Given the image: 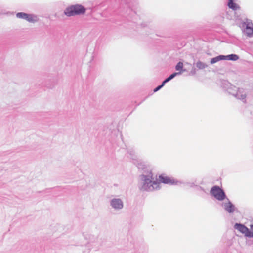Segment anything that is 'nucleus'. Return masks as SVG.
Masks as SVG:
<instances>
[{
  "label": "nucleus",
  "instance_id": "f257e3e1",
  "mask_svg": "<svg viewBox=\"0 0 253 253\" xmlns=\"http://www.w3.org/2000/svg\"><path fill=\"white\" fill-rule=\"evenodd\" d=\"M86 8L81 4H75L67 7L64 10V14L68 17L84 14Z\"/></svg>",
  "mask_w": 253,
  "mask_h": 253
},
{
  "label": "nucleus",
  "instance_id": "f03ea898",
  "mask_svg": "<svg viewBox=\"0 0 253 253\" xmlns=\"http://www.w3.org/2000/svg\"><path fill=\"white\" fill-rule=\"evenodd\" d=\"M142 178L143 179V184L142 189L143 190H150L151 187L153 189L154 185H157L159 183L156 179L154 180L151 173L148 175H143Z\"/></svg>",
  "mask_w": 253,
  "mask_h": 253
},
{
  "label": "nucleus",
  "instance_id": "7ed1b4c3",
  "mask_svg": "<svg viewBox=\"0 0 253 253\" xmlns=\"http://www.w3.org/2000/svg\"><path fill=\"white\" fill-rule=\"evenodd\" d=\"M230 94L237 99L240 100L244 103L247 102V91L243 88H237L235 87L233 91H230Z\"/></svg>",
  "mask_w": 253,
  "mask_h": 253
},
{
  "label": "nucleus",
  "instance_id": "20e7f679",
  "mask_svg": "<svg viewBox=\"0 0 253 253\" xmlns=\"http://www.w3.org/2000/svg\"><path fill=\"white\" fill-rule=\"evenodd\" d=\"M211 193L219 201L223 200L225 198L226 196L224 192L217 186H214L211 189Z\"/></svg>",
  "mask_w": 253,
  "mask_h": 253
},
{
  "label": "nucleus",
  "instance_id": "39448f33",
  "mask_svg": "<svg viewBox=\"0 0 253 253\" xmlns=\"http://www.w3.org/2000/svg\"><path fill=\"white\" fill-rule=\"evenodd\" d=\"M235 228L245 234L247 237H253V233L250 231L247 227L242 224L236 223L235 225Z\"/></svg>",
  "mask_w": 253,
  "mask_h": 253
},
{
  "label": "nucleus",
  "instance_id": "423d86ee",
  "mask_svg": "<svg viewBox=\"0 0 253 253\" xmlns=\"http://www.w3.org/2000/svg\"><path fill=\"white\" fill-rule=\"evenodd\" d=\"M221 86L226 91H227V92L230 94V91H233L235 86L231 84L228 81L226 80H223L221 82Z\"/></svg>",
  "mask_w": 253,
  "mask_h": 253
},
{
  "label": "nucleus",
  "instance_id": "0eeeda50",
  "mask_svg": "<svg viewBox=\"0 0 253 253\" xmlns=\"http://www.w3.org/2000/svg\"><path fill=\"white\" fill-rule=\"evenodd\" d=\"M159 183H163L164 184H174L176 183L174 179L173 178H171L167 176L164 175H160L159 176Z\"/></svg>",
  "mask_w": 253,
  "mask_h": 253
},
{
  "label": "nucleus",
  "instance_id": "6e6552de",
  "mask_svg": "<svg viewBox=\"0 0 253 253\" xmlns=\"http://www.w3.org/2000/svg\"><path fill=\"white\" fill-rule=\"evenodd\" d=\"M244 32L247 36L249 37L253 36V24L252 23L246 24V28Z\"/></svg>",
  "mask_w": 253,
  "mask_h": 253
},
{
  "label": "nucleus",
  "instance_id": "1a4fd4ad",
  "mask_svg": "<svg viewBox=\"0 0 253 253\" xmlns=\"http://www.w3.org/2000/svg\"><path fill=\"white\" fill-rule=\"evenodd\" d=\"M111 205L116 209H121L123 207V203L120 199H113L111 201Z\"/></svg>",
  "mask_w": 253,
  "mask_h": 253
},
{
  "label": "nucleus",
  "instance_id": "9d476101",
  "mask_svg": "<svg viewBox=\"0 0 253 253\" xmlns=\"http://www.w3.org/2000/svg\"><path fill=\"white\" fill-rule=\"evenodd\" d=\"M39 19L37 15L31 14H27L26 20L31 23H35L38 21Z\"/></svg>",
  "mask_w": 253,
  "mask_h": 253
},
{
  "label": "nucleus",
  "instance_id": "9b49d317",
  "mask_svg": "<svg viewBox=\"0 0 253 253\" xmlns=\"http://www.w3.org/2000/svg\"><path fill=\"white\" fill-rule=\"evenodd\" d=\"M225 209L228 212L231 213L234 211L235 207L231 202H228L225 204Z\"/></svg>",
  "mask_w": 253,
  "mask_h": 253
},
{
  "label": "nucleus",
  "instance_id": "f8f14e48",
  "mask_svg": "<svg viewBox=\"0 0 253 253\" xmlns=\"http://www.w3.org/2000/svg\"><path fill=\"white\" fill-rule=\"evenodd\" d=\"M224 60H228L231 61H236L239 59V56L234 54H230L228 55H224Z\"/></svg>",
  "mask_w": 253,
  "mask_h": 253
},
{
  "label": "nucleus",
  "instance_id": "ddd939ff",
  "mask_svg": "<svg viewBox=\"0 0 253 253\" xmlns=\"http://www.w3.org/2000/svg\"><path fill=\"white\" fill-rule=\"evenodd\" d=\"M234 1V0H229L228 6L230 8L236 10L239 8V6Z\"/></svg>",
  "mask_w": 253,
  "mask_h": 253
},
{
  "label": "nucleus",
  "instance_id": "4468645a",
  "mask_svg": "<svg viewBox=\"0 0 253 253\" xmlns=\"http://www.w3.org/2000/svg\"><path fill=\"white\" fill-rule=\"evenodd\" d=\"M224 55H220L215 57L212 58L211 59L210 63L211 64H213L220 60H224Z\"/></svg>",
  "mask_w": 253,
  "mask_h": 253
},
{
  "label": "nucleus",
  "instance_id": "2eb2a0df",
  "mask_svg": "<svg viewBox=\"0 0 253 253\" xmlns=\"http://www.w3.org/2000/svg\"><path fill=\"white\" fill-rule=\"evenodd\" d=\"M196 66L197 68L200 70L204 69L208 67V65L206 64L201 62V61H198L196 63Z\"/></svg>",
  "mask_w": 253,
  "mask_h": 253
},
{
  "label": "nucleus",
  "instance_id": "dca6fc26",
  "mask_svg": "<svg viewBox=\"0 0 253 253\" xmlns=\"http://www.w3.org/2000/svg\"><path fill=\"white\" fill-rule=\"evenodd\" d=\"M183 64L182 62H179L175 66V70L176 71H179V72L182 71V73L185 71V69H183Z\"/></svg>",
  "mask_w": 253,
  "mask_h": 253
},
{
  "label": "nucleus",
  "instance_id": "f3484780",
  "mask_svg": "<svg viewBox=\"0 0 253 253\" xmlns=\"http://www.w3.org/2000/svg\"><path fill=\"white\" fill-rule=\"evenodd\" d=\"M181 74H182V71L173 73L169 76L168 78H167L166 79L167 80L168 82H169V81H170L171 80L173 79L176 76L181 75Z\"/></svg>",
  "mask_w": 253,
  "mask_h": 253
},
{
  "label": "nucleus",
  "instance_id": "a211bd4d",
  "mask_svg": "<svg viewBox=\"0 0 253 253\" xmlns=\"http://www.w3.org/2000/svg\"><path fill=\"white\" fill-rule=\"evenodd\" d=\"M27 14V13L24 12H18L16 14V17L18 18L26 20Z\"/></svg>",
  "mask_w": 253,
  "mask_h": 253
},
{
  "label": "nucleus",
  "instance_id": "6ab92c4d",
  "mask_svg": "<svg viewBox=\"0 0 253 253\" xmlns=\"http://www.w3.org/2000/svg\"><path fill=\"white\" fill-rule=\"evenodd\" d=\"M163 87L160 85L159 86H158L157 87H156L154 89V92H156L157 91H158V90H159L160 89H161Z\"/></svg>",
  "mask_w": 253,
  "mask_h": 253
},
{
  "label": "nucleus",
  "instance_id": "aec40b11",
  "mask_svg": "<svg viewBox=\"0 0 253 253\" xmlns=\"http://www.w3.org/2000/svg\"><path fill=\"white\" fill-rule=\"evenodd\" d=\"M168 82L167 81V80L165 79V80L162 82V84H161V85L162 87H163V86L165 85V84L167 83H168Z\"/></svg>",
  "mask_w": 253,
  "mask_h": 253
},
{
  "label": "nucleus",
  "instance_id": "412c9836",
  "mask_svg": "<svg viewBox=\"0 0 253 253\" xmlns=\"http://www.w3.org/2000/svg\"><path fill=\"white\" fill-rule=\"evenodd\" d=\"M250 228L253 231V220L251 221V223L250 224Z\"/></svg>",
  "mask_w": 253,
  "mask_h": 253
},
{
  "label": "nucleus",
  "instance_id": "4be33fe9",
  "mask_svg": "<svg viewBox=\"0 0 253 253\" xmlns=\"http://www.w3.org/2000/svg\"><path fill=\"white\" fill-rule=\"evenodd\" d=\"M191 73L192 74H194L195 73V69L192 70L191 71Z\"/></svg>",
  "mask_w": 253,
  "mask_h": 253
}]
</instances>
